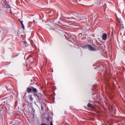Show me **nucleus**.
Returning <instances> with one entry per match:
<instances>
[{"mask_svg":"<svg viewBox=\"0 0 125 125\" xmlns=\"http://www.w3.org/2000/svg\"><path fill=\"white\" fill-rule=\"evenodd\" d=\"M86 48H88L89 50H91L92 51H95V48L91 46V45H87L85 46Z\"/></svg>","mask_w":125,"mask_h":125,"instance_id":"nucleus-4","label":"nucleus"},{"mask_svg":"<svg viewBox=\"0 0 125 125\" xmlns=\"http://www.w3.org/2000/svg\"><path fill=\"white\" fill-rule=\"evenodd\" d=\"M34 96H37V97L39 99H41V97H42V95L41 93H38V91L36 93H33Z\"/></svg>","mask_w":125,"mask_h":125,"instance_id":"nucleus-5","label":"nucleus"},{"mask_svg":"<svg viewBox=\"0 0 125 125\" xmlns=\"http://www.w3.org/2000/svg\"><path fill=\"white\" fill-rule=\"evenodd\" d=\"M74 19L76 20H82L83 19V17L81 14H78L74 18Z\"/></svg>","mask_w":125,"mask_h":125,"instance_id":"nucleus-3","label":"nucleus"},{"mask_svg":"<svg viewBox=\"0 0 125 125\" xmlns=\"http://www.w3.org/2000/svg\"><path fill=\"white\" fill-rule=\"evenodd\" d=\"M23 43H24V44H27V42L26 41H24Z\"/></svg>","mask_w":125,"mask_h":125,"instance_id":"nucleus-15","label":"nucleus"},{"mask_svg":"<svg viewBox=\"0 0 125 125\" xmlns=\"http://www.w3.org/2000/svg\"><path fill=\"white\" fill-rule=\"evenodd\" d=\"M117 21L118 22H119V23H121V20H117Z\"/></svg>","mask_w":125,"mask_h":125,"instance_id":"nucleus-16","label":"nucleus"},{"mask_svg":"<svg viewBox=\"0 0 125 125\" xmlns=\"http://www.w3.org/2000/svg\"><path fill=\"white\" fill-rule=\"evenodd\" d=\"M47 120L48 121H49V119L48 118H47Z\"/></svg>","mask_w":125,"mask_h":125,"instance_id":"nucleus-21","label":"nucleus"},{"mask_svg":"<svg viewBox=\"0 0 125 125\" xmlns=\"http://www.w3.org/2000/svg\"><path fill=\"white\" fill-rule=\"evenodd\" d=\"M28 59H29V62L30 63H34V62L35 61V60H34V58L32 57V56H29L28 57Z\"/></svg>","mask_w":125,"mask_h":125,"instance_id":"nucleus-6","label":"nucleus"},{"mask_svg":"<svg viewBox=\"0 0 125 125\" xmlns=\"http://www.w3.org/2000/svg\"><path fill=\"white\" fill-rule=\"evenodd\" d=\"M5 7L7 8H10V6L8 4H6L5 5Z\"/></svg>","mask_w":125,"mask_h":125,"instance_id":"nucleus-12","label":"nucleus"},{"mask_svg":"<svg viewBox=\"0 0 125 125\" xmlns=\"http://www.w3.org/2000/svg\"><path fill=\"white\" fill-rule=\"evenodd\" d=\"M33 97H32V95L30 96V98H29V100L30 101H31V102H33Z\"/></svg>","mask_w":125,"mask_h":125,"instance_id":"nucleus-10","label":"nucleus"},{"mask_svg":"<svg viewBox=\"0 0 125 125\" xmlns=\"http://www.w3.org/2000/svg\"><path fill=\"white\" fill-rule=\"evenodd\" d=\"M87 106L89 108H92V109H93L94 108V106L93 105H92V104H91L90 103H89L88 104H87Z\"/></svg>","mask_w":125,"mask_h":125,"instance_id":"nucleus-8","label":"nucleus"},{"mask_svg":"<svg viewBox=\"0 0 125 125\" xmlns=\"http://www.w3.org/2000/svg\"><path fill=\"white\" fill-rule=\"evenodd\" d=\"M102 40L103 41H106L107 40V34L104 33L102 35Z\"/></svg>","mask_w":125,"mask_h":125,"instance_id":"nucleus-7","label":"nucleus"},{"mask_svg":"<svg viewBox=\"0 0 125 125\" xmlns=\"http://www.w3.org/2000/svg\"><path fill=\"white\" fill-rule=\"evenodd\" d=\"M21 24H23V22L22 21H21Z\"/></svg>","mask_w":125,"mask_h":125,"instance_id":"nucleus-18","label":"nucleus"},{"mask_svg":"<svg viewBox=\"0 0 125 125\" xmlns=\"http://www.w3.org/2000/svg\"><path fill=\"white\" fill-rule=\"evenodd\" d=\"M21 25L22 29H25V27H24V24L23 23H22Z\"/></svg>","mask_w":125,"mask_h":125,"instance_id":"nucleus-14","label":"nucleus"},{"mask_svg":"<svg viewBox=\"0 0 125 125\" xmlns=\"http://www.w3.org/2000/svg\"><path fill=\"white\" fill-rule=\"evenodd\" d=\"M50 125H53V124L52 123V121L50 122Z\"/></svg>","mask_w":125,"mask_h":125,"instance_id":"nucleus-17","label":"nucleus"},{"mask_svg":"<svg viewBox=\"0 0 125 125\" xmlns=\"http://www.w3.org/2000/svg\"><path fill=\"white\" fill-rule=\"evenodd\" d=\"M26 91L27 93H31V92H33V93H36L38 91V89L37 88L34 87H27L26 89Z\"/></svg>","mask_w":125,"mask_h":125,"instance_id":"nucleus-1","label":"nucleus"},{"mask_svg":"<svg viewBox=\"0 0 125 125\" xmlns=\"http://www.w3.org/2000/svg\"><path fill=\"white\" fill-rule=\"evenodd\" d=\"M95 2L96 3H101V1L100 0H96Z\"/></svg>","mask_w":125,"mask_h":125,"instance_id":"nucleus-11","label":"nucleus"},{"mask_svg":"<svg viewBox=\"0 0 125 125\" xmlns=\"http://www.w3.org/2000/svg\"><path fill=\"white\" fill-rule=\"evenodd\" d=\"M7 88H9V89H12V86L10 85L7 87Z\"/></svg>","mask_w":125,"mask_h":125,"instance_id":"nucleus-13","label":"nucleus"},{"mask_svg":"<svg viewBox=\"0 0 125 125\" xmlns=\"http://www.w3.org/2000/svg\"><path fill=\"white\" fill-rule=\"evenodd\" d=\"M41 108H42V110H43V108H42V106Z\"/></svg>","mask_w":125,"mask_h":125,"instance_id":"nucleus-19","label":"nucleus"},{"mask_svg":"<svg viewBox=\"0 0 125 125\" xmlns=\"http://www.w3.org/2000/svg\"><path fill=\"white\" fill-rule=\"evenodd\" d=\"M68 40V41H69V42H73V43L77 42V41L76 40V35H72L70 37V38H69Z\"/></svg>","mask_w":125,"mask_h":125,"instance_id":"nucleus-2","label":"nucleus"},{"mask_svg":"<svg viewBox=\"0 0 125 125\" xmlns=\"http://www.w3.org/2000/svg\"><path fill=\"white\" fill-rule=\"evenodd\" d=\"M62 33L63 34V36H65V38H67V36H68V34L64 32H62Z\"/></svg>","mask_w":125,"mask_h":125,"instance_id":"nucleus-9","label":"nucleus"},{"mask_svg":"<svg viewBox=\"0 0 125 125\" xmlns=\"http://www.w3.org/2000/svg\"><path fill=\"white\" fill-rule=\"evenodd\" d=\"M45 62H46V60H45Z\"/></svg>","mask_w":125,"mask_h":125,"instance_id":"nucleus-22","label":"nucleus"},{"mask_svg":"<svg viewBox=\"0 0 125 125\" xmlns=\"http://www.w3.org/2000/svg\"><path fill=\"white\" fill-rule=\"evenodd\" d=\"M33 22H34V23H35V22H36V21H33Z\"/></svg>","mask_w":125,"mask_h":125,"instance_id":"nucleus-20","label":"nucleus"}]
</instances>
